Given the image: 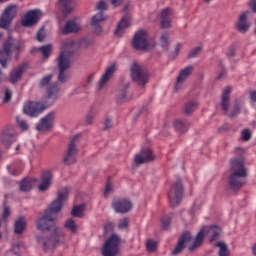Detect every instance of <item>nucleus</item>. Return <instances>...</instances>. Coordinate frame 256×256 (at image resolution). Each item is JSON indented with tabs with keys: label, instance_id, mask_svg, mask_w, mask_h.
<instances>
[{
	"label": "nucleus",
	"instance_id": "49530a36",
	"mask_svg": "<svg viewBox=\"0 0 256 256\" xmlns=\"http://www.w3.org/2000/svg\"><path fill=\"white\" fill-rule=\"evenodd\" d=\"M200 53H201V47H196L189 51L188 59H195V57H199Z\"/></svg>",
	"mask_w": 256,
	"mask_h": 256
},
{
	"label": "nucleus",
	"instance_id": "b1692460",
	"mask_svg": "<svg viewBox=\"0 0 256 256\" xmlns=\"http://www.w3.org/2000/svg\"><path fill=\"white\" fill-rule=\"evenodd\" d=\"M102 21H105V15L103 14V12H99L92 17L91 27L95 35H103V28L101 27V25H99V23H102Z\"/></svg>",
	"mask_w": 256,
	"mask_h": 256
},
{
	"label": "nucleus",
	"instance_id": "6e6d98bb",
	"mask_svg": "<svg viewBox=\"0 0 256 256\" xmlns=\"http://www.w3.org/2000/svg\"><path fill=\"white\" fill-rule=\"evenodd\" d=\"M96 9L98 11H107V2L100 0L96 5Z\"/></svg>",
	"mask_w": 256,
	"mask_h": 256
},
{
	"label": "nucleus",
	"instance_id": "2f4dec72",
	"mask_svg": "<svg viewBox=\"0 0 256 256\" xmlns=\"http://www.w3.org/2000/svg\"><path fill=\"white\" fill-rule=\"evenodd\" d=\"M59 3L63 7L64 15H69L75 7V1L73 0H59Z\"/></svg>",
	"mask_w": 256,
	"mask_h": 256
},
{
	"label": "nucleus",
	"instance_id": "bb28decb",
	"mask_svg": "<svg viewBox=\"0 0 256 256\" xmlns=\"http://www.w3.org/2000/svg\"><path fill=\"white\" fill-rule=\"evenodd\" d=\"M251 27V23L247 21V12H244L240 15L239 21L236 23V29L239 33H247Z\"/></svg>",
	"mask_w": 256,
	"mask_h": 256
},
{
	"label": "nucleus",
	"instance_id": "0eeeda50",
	"mask_svg": "<svg viewBox=\"0 0 256 256\" xmlns=\"http://www.w3.org/2000/svg\"><path fill=\"white\" fill-rule=\"evenodd\" d=\"M221 227L219 226H205L198 234L196 235V238L194 239V242L189 247V251L193 252L195 249H198V247H201L203 245V241L205 239V233H207L210 237V243H213V241H217L219 239V235H221Z\"/></svg>",
	"mask_w": 256,
	"mask_h": 256
},
{
	"label": "nucleus",
	"instance_id": "bf43d9fd",
	"mask_svg": "<svg viewBox=\"0 0 256 256\" xmlns=\"http://www.w3.org/2000/svg\"><path fill=\"white\" fill-rule=\"evenodd\" d=\"M109 193H113V187L111 186V183L107 182L106 188L104 190V196L107 197Z\"/></svg>",
	"mask_w": 256,
	"mask_h": 256
},
{
	"label": "nucleus",
	"instance_id": "4468645a",
	"mask_svg": "<svg viewBox=\"0 0 256 256\" xmlns=\"http://www.w3.org/2000/svg\"><path fill=\"white\" fill-rule=\"evenodd\" d=\"M16 15H17V7L15 5H10L6 7V9L4 10V12L0 17V29H9Z\"/></svg>",
	"mask_w": 256,
	"mask_h": 256
},
{
	"label": "nucleus",
	"instance_id": "f8f14e48",
	"mask_svg": "<svg viewBox=\"0 0 256 256\" xmlns=\"http://www.w3.org/2000/svg\"><path fill=\"white\" fill-rule=\"evenodd\" d=\"M130 71L133 81L138 85H146L147 81H149V73L137 62L132 63Z\"/></svg>",
	"mask_w": 256,
	"mask_h": 256
},
{
	"label": "nucleus",
	"instance_id": "a18cd8bd",
	"mask_svg": "<svg viewBox=\"0 0 256 256\" xmlns=\"http://www.w3.org/2000/svg\"><path fill=\"white\" fill-rule=\"evenodd\" d=\"M169 225H171V217L164 216L161 219V229H163V231H167V229H169Z\"/></svg>",
	"mask_w": 256,
	"mask_h": 256
},
{
	"label": "nucleus",
	"instance_id": "ddd939ff",
	"mask_svg": "<svg viewBox=\"0 0 256 256\" xmlns=\"http://www.w3.org/2000/svg\"><path fill=\"white\" fill-rule=\"evenodd\" d=\"M132 46L136 51H147L149 49V41L147 40V31L139 30L135 33Z\"/></svg>",
	"mask_w": 256,
	"mask_h": 256
},
{
	"label": "nucleus",
	"instance_id": "9d476101",
	"mask_svg": "<svg viewBox=\"0 0 256 256\" xmlns=\"http://www.w3.org/2000/svg\"><path fill=\"white\" fill-rule=\"evenodd\" d=\"M80 140L81 134H77L71 139L62 160L64 165H73L74 163H77V153H79L77 143H79Z\"/></svg>",
	"mask_w": 256,
	"mask_h": 256
},
{
	"label": "nucleus",
	"instance_id": "5701e85b",
	"mask_svg": "<svg viewBox=\"0 0 256 256\" xmlns=\"http://www.w3.org/2000/svg\"><path fill=\"white\" fill-rule=\"evenodd\" d=\"M27 67V64L24 63L10 72L9 81L10 83H12V85H15L16 83H19V81H21V79L23 78V73L27 71Z\"/></svg>",
	"mask_w": 256,
	"mask_h": 256
},
{
	"label": "nucleus",
	"instance_id": "4d7b16f0",
	"mask_svg": "<svg viewBox=\"0 0 256 256\" xmlns=\"http://www.w3.org/2000/svg\"><path fill=\"white\" fill-rule=\"evenodd\" d=\"M113 127V120L111 118H106L104 121V131H109Z\"/></svg>",
	"mask_w": 256,
	"mask_h": 256
},
{
	"label": "nucleus",
	"instance_id": "f257e3e1",
	"mask_svg": "<svg viewBox=\"0 0 256 256\" xmlns=\"http://www.w3.org/2000/svg\"><path fill=\"white\" fill-rule=\"evenodd\" d=\"M70 192L71 188L69 187L58 191L57 198L52 202L51 207L45 210L44 215L37 222V229L39 231H49L55 225L57 214L63 209V203L69 199Z\"/></svg>",
	"mask_w": 256,
	"mask_h": 256
},
{
	"label": "nucleus",
	"instance_id": "ea45409f",
	"mask_svg": "<svg viewBox=\"0 0 256 256\" xmlns=\"http://www.w3.org/2000/svg\"><path fill=\"white\" fill-rule=\"evenodd\" d=\"M95 117H97V110L91 107L89 113L86 115V118H85L86 125H93V121H95Z\"/></svg>",
	"mask_w": 256,
	"mask_h": 256
},
{
	"label": "nucleus",
	"instance_id": "603ef678",
	"mask_svg": "<svg viewBox=\"0 0 256 256\" xmlns=\"http://www.w3.org/2000/svg\"><path fill=\"white\" fill-rule=\"evenodd\" d=\"M36 39L39 42H43L45 41V27H42L38 30L37 34H36Z\"/></svg>",
	"mask_w": 256,
	"mask_h": 256
},
{
	"label": "nucleus",
	"instance_id": "6ab92c4d",
	"mask_svg": "<svg viewBox=\"0 0 256 256\" xmlns=\"http://www.w3.org/2000/svg\"><path fill=\"white\" fill-rule=\"evenodd\" d=\"M55 121V112L48 113L44 118H42L36 125L37 131L45 133L53 129V123Z\"/></svg>",
	"mask_w": 256,
	"mask_h": 256
},
{
	"label": "nucleus",
	"instance_id": "7c9ffc66",
	"mask_svg": "<svg viewBox=\"0 0 256 256\" xmlns=\"http://www.w3.org/2000/svg\"><path fill=\"white\" fill-rule=\"evenodd\" d=\"M25 227H27L25 218L23 217L18 218L14 223V233L16 235H23V231H25Z\"/></svg>",
	"mask_w": 256,
	"mask_h": 256
},
{
	"label": "nucleus",
	"instance_id": "393cba45",
	"mask_svg": "<svg viewBox=\"0 0 256 256\" xmlns=\"http://www.w3.org/2000/svg\"><path fill=\"white\" fill-rule=\"evenodd\" d=\"M231 107V87H226L221 96V109L225 113L229 111Z\"/></svg>",
	"mask_w": 256,
	"mask_h": 256
},
{
	"label": "nucleus",
	"instance_id": "4be33fe9",
	"mask_svg": "<svg viewBox=\"0 0 256 256\" xmlns=\"http://www.w3.org/2000/svg\"><path fill=\"white\" fill-rule=\"evenodd\" d=\"M191 239H193L191 232H188V231L184 232L180 236L176 247L172 250V255H179V253H181V251L185 249V244L189 243Z\"/></svg>",
	"mask_w": 256,
	"mask_h": 256
},
{
	"label": "nucleus",
	"instance_id": "c756f323",
	"mask_svg": "<svg viewBox=\"0 0 256 256\" xmlns=\"http://www.w3.org/2000/svg\"><path fill=\"white\" fill-rule=\"evenodd\" d=\"M51 179H53V174L49 171H46L42 174V183L38 187L39 191H47L51 187Z\"/></svg>",
	"mask_w": 256,
	"mask_h": 256
},
{
	"label": "nucleus",
	"instance_id": "cd10ccee",
	"mask_svg": "<svg viewBox=\"0 0 256 256\" xmlns=\"http://www.w3.org/2000/svg\"><path fill=\"white\" fill-rule=\"evenodd\" d=\"M173 127L177 133H187L189 131V127H191V123L185 119H176L173 122Z\"/></svg>",
	"mask_w": 256,
	"mask_h": 256
},
{
	"label": "nucleus",
	"instance_id": "052dcab7",
	"mask_svg": "<svg viewBox=\"0 0 256 256\" xmlns=\"http://www.w3.org/2000/svg\"><path fill=\"white\" fill-rule=\"evenodd\" d=\"M249 7H250L252 13H256V0H251Z\"/></svg>",
	"mask_w": 256,
	"mask_h": 256
},
{
	"label": "nucleus",
	"instance_id": "09e8293b",
	"mask_svg": "<svg viewBox=\"0 0 256 256\" xmlns=\"http://www.w3.org/2000/svg\"><path fill=\"white\" fill-rule=\"evenodd\" d=\"M146 249L149 253H153L157 249V242L155 240H148L146 243Z\"/></svg>",
	"mask_w": 256,
	"mask_h": 256
},
{
	"label": "nucleus",
	"instance_id": "c03bdc74",
	"mask_svg": "<svg viewBox=\"0 0 256 256\" xmlns=\"http://www.w3.org/2000/svg\"><path fill=\"white\" fill-rule=\"evenodd\" d=\"M9 217H11V208L7 205V202H4L2 211V221L9 219Z\"/></svg>",
	"mask_w": 256,
	"mask_h": 256
},
{
	"label": "nucleus",
	"instance_id": "680f3d73",
	"mask_svg": "<svg viewBox=\"0 0 256 256\" xmlns=\"http://www.w3.org/2000/svg\"><path fill=\"white\" fill-rule=\"evenodd\" d=\"M249 95H250V100H251L253 103H256V90L250 91V92H249Z\"/></svg>",
	"mask_w": 256,
	"mask_h": 256
},
{
	"label": "nucleus",
	"instance_id": "e433bc0d",
	"mask_svg": "<svg viewBox=\"0 0 256 256\" xmlns=\"http://www.w3.org/2000/svg\"><path fill=\"white\" fill-rule=\"evenodd\" d=\"M214 247H218L219 251H218V256H229L230 252H229V248L227 247V244H225V242H217Z\"/></svg>",
	"mask_w": 256,
	"mask_h": 256
},
{
	"label": "nucleus",
	"instance_id": "f03ea898",
	"mask_svg": "<svg viewBox=\"0 0 256 256\" xmlns=\"http://www.w3.org/2000/svg\"><path fill=\"white\" fill-rule=\"evenodd\" d=\"M247 178V168H245V158L243 156L234 157L230 160V175L228 185L232 191H239L245 185Z\"/></svg>",
	"mask_w": 256,
	"mask_h": 256
},
{
	"label": "nucleus",
	"instance_id": "0e129e2a",
	"mask_svg": "<svg viewBox=\"0 0 256 256\" xmlns=\"http://www.w3.org/2000/svg\"><path fill=\"white\" fill-rule=\"evenodd\" d=\"M110 1L114 7H119V5L123 3V0H110Z\"/></svg>",
	"mask_w": 256,
	"mask_h": 256
},
{
	"label": "nucleus",
	"instance_id": "8fccbe9b",
	"mask_svg": "<svg viewBox=\"0 0 256 256\" xmlns=\"http://www.w3.org/2000/svg\"><path fill=\"white\" fill-rule=\"evenodd\" d=\"M16 123L19 125L20 129L23 131H27L29 129V125L27 124V121L21 119L20 117H16Z\"/></svg>",
	"mask_w": 256,
	"mask_h": 256
},
{
	"label": "nucleus",
	"instance_id": "6e6552de",
	"mask_svg": "<svg viewBox=\"0 0 256 256\" xmlns=\"http://www.w3.org/2000/svg\"><path fill=\"white\" fill-rule=\"evenodd\" d=\"M54 103L46 98H42V102L29 101L25 103L23 111L29 117H39L45 109H49Z\"/></svg>",
	"mask_w": 256,
	"mask_h": 256
},
{
	"label": "nucleus",
	"instance_id": "e2e57ef3",
	"mask_svg": "<svg viewBox=\"0 0 256 256\" xmlns=\"http://www.w3.org/2000/svg\"><path fill=\"white\" fill-rule=\"evenodd\" d=\"M174 53H175V57H177V55H179V51H181V43H177L175 45V48H174Z\"/></svg>",
	"mask_w": 256,
	"mask_h": 256
},
{
	"label": "nucleus",
	"instance_id": "13d9d810",
	"mask_svg": "<svg viewBox=\"0 0 256 256\" xmlns=\"http://www.w3.org/2000/svg\"><path fill=\"white\" fill-rule=\"evenodd\" d=\"M243 141H249L251 139V131L244 129L241 133Z\"/></svg>",
	"mask_w": 256,
	"mask_h": 256
},
{
	"label": "nucleus",
	"instance_id": "a211bd4d",
	"mask_svg": "<svg viewBox=\"0 0 256 256\" xmlns=\"http://www.w3.org/2000/svg\"><path fill=\"white\" fill-rule=\"evenodd\" d=\"M131 83L127 80H123L120 83L118 90L116 91L115 101L118 105L125 103L129 99V87Z\"/></svg>",
	"mask_w": 256,
	"mask_h": 256
},
{
	"label": "nucleus",
	"instance_id": "a878e982",
	"mask_svg": "<svg viewBox=\"0 0 256 256\" xmlns=\"http://www.w3.org/2000/svg\"><path fill=\"white\" fill-rule=\"evenodd\" d=\"M81 31V26L75 20H68L65 26L62 28V35H69L70 33H78Z\"/></svg>",
	"mask_w": 256,
	"mask_h": 256
},
{
	"label": "nucleus",
	"instance_id": "c85d7f7f",
	"mask_svg": "<svg viewBox=\"0 0 256 256\" xmlns=\"http://www.w3.org/2000/svg\"><path fill=\"white\" fill-rule=\"evenodd\" d=\"M162 29H169L171 27V9L165 8L160 13Z\"/></svg>",
	"mask_w": 256,
	"mask_h": 256
},
{
	"label": "nucleus",
	"instance_id": "473e14b6",
	"mask_svg": "<svg viewBox=\"0 0 256 256\" xmlns=\"http://www.w3.org/2000/svg\"><path fill=\"white\" fill-rule=\"evenodd\" d=\"M127 27H129V20L127 19V17H124L121 19L114 32L116 37H121L123 35V31H125Z\"/></svg>",
	"mask_w": 256,
	"mask_h": 256
},
{
	"label": "nucleus",
	"instance_id": "4c0bfd02",
	"mask_svg": "<svg viewBox=\"0 0 256 256\" xmlns=\"http://www.w3.org/2000/svg\"><path fill=\"white\" fill-rule=\"evenodd\" d=\"M239 113H241V102L239 100H235L234 105L232 106V109L229 114L230 119H235V117H237Z\"/></svg>",
	"mask_w": 256,
	"mask_h": 256
},
{
	"label": "nucleus",
	"instance_id": "79ce46f5",
	"mask_svg": "<svg viewBox=\"0 0 256 256\" xmlns=\"http://www.w3.org/2000/svg\"><path fill=\"white\" fill-rule=\"evenodd\" d=\"M160 45L164 51H169V34H162L160 38Z\"/></svg>",
	"mask_w": 256,
	"mask_h": 256
},
{
	"label": "nucleus",
	"instance_id": "7ed1b4c3",
	"mask_svg": "<svg viewBox=\"0 0 256 256\" xmlns=\"http://www.w3.org/2000/svg\"><path fill=\"white\" fill-rule=\"evenodd\" d=\"M53 81V74H47L42 77L38 83L39 89L46 91L44 99L50 101V103H55L59 99V93H61V86L57 82Z\"/></svg>",
	"mask_w": 256,
	"mask_h": 256
},
{
	"label": "nucleus",
	"instance_id": "2eb2a0df",
	"mask_svg": "<svg viewBox=\"0 0 256 256\" xmlns=\"http://www.w3.org/2000/svg\"><path fill=\"white\" fill-rule=\"evenodd\" d=\"M43 17V12L39 9L28 11L21 20L23 27H33L39 23V19Z\"/></svg>",
	"mask_w": 256,
	"mask_h": 256
},
{
	"label": "nucleus",
	"instance_id": "864d4df0",
	"mask_svg": "<svg viewBox=\"0 0 256 256\" xmlns=\"http://www.w3.org/2000/svg\"><path fill=\"white\" fill-rule=\"evenodd\" d=\"M91 45H93V40H89L87 38H83L80 41V47H83L84 49H89V47H91Z\"/></svg>",
	"mask_w": 256,
	"mask_h": 256
},
{
	"label": "nucleus",
	"instance_id": "58836bf2",
	"mask_svg": "<svg viewBox=\"0 0 256 256\" xmlns=\"http://www.w3.org/2000/svg\"><path fill=\"white\" fill-rule=\"evenodd\" d=\"M196 101H190L184 105V113L185 115H191L198 107Z\"/></svg>",
	"mask_w": 256,
	"mask_h": 256
},
{
	"label": "nucleus",
	"instance_id": "3c124183",
	"mask_svg": "<svg viewBox=\"0 0 256 256\" xmlns=\"http://www.w3.org/2000/svg\"><path fill=\"white\" fill-rule=\"evenodd\" d=\"M21 247H23V243L21 242H18L12 246L14 255L21 256Z\"/></svg>",
	"mask_w": 256,
	"mask_h": 256
},
{
	"label": "nucleus",
	"instance_id": "a19ab883",
	"mask_svg": "<svg viewBox=\"0 0 256 256\" xmlns=\"http://www.w3.org/2000/svg\"><path fill=\"white\" fill-rule=\"evenodd\" d=\"M64 227L65 229L70 230L71 233H77L78 226L73 219L66 220V222L64 223Z\"/></svg>",
	"mask_w": 256,
	"mask_h": 256
},
{
	"label": "nucleus",
	"instance_id": "37998d69",
	"mask_svg": "<svg viewBox=\"0 0 256 256\" xmlns=\"http://www.w3.org/2000/svg\"><path fill=\"white\" fill-rule=\"evenodd\" d=\"M84 209H85V205L74 206L71 211L72 217H83Z\"/></svg>",
	"mask_w": 256,
	"mask_h": 256
},
{
	"label": "nucleus",
	"instance_id": "de8ad7c7",
	"mask_svg": "<svg viewBox=\"0 0 256 256\" xmlns=\"http://www.w3.org/2000/svg\"><path fill=\"white\" fill-rule=\"evenodd\" d=\"M11 99H13V92L11 90H9V88H6L4 90V99L3 102L4 103H10Z\"/></svg>",
	"mask_w": 256,
	"mask_h": 256
},
{
	"label": "nucleus",
	"instance_id": "69168bd1",
	"mask_svg": "<svg viewBox=\"0 0 256 256\" xmlns=\"http://www.w3.org/2000/svg\"><path fill=\"white\" fill-rule=\"evenodd\" d=\"M236 55V52H235V49L234 48H230L228 54H227V57H235Z\"/></svg>",
	"mask_w": 256,
	"mask_h": 256
},
{
	"label": "nucleus",
	"instance_id": "72a5a7b5",
	"mask_svg": "<svg viewBox=\"0 0 256 256\" xmlns=\"http://www.w3.org/2000/svg\"><path fill=\"white\" fill-rule=\"evenodd\" d=\"M15 141V136L9 132H3L1 143L4 147H7L9 149L11 147V143Z\"/></svg>",
	"mask_w": 256,
	"mask_h": 256
},
{
	"label": "nucleus",
	"instance_id": "338daca9",
	"mask_svg": "<svg viewBox=\"0 0 256 256\" xmlns=\"http://www.w3.org/2000/svg\"><path fill=\"white\" fill-rule=\"evenodd\" d=\"M223 131H229V126L227 124H225L219 128L220 133H223Z\"/></svg>",
	"mask_w": 256,
	"mask_h": 256
},
{
	"label": "nucleus",
	"instance_id": "39448f33",
	"mask_svg": "<svg viewBox=\"0 0 256 256\" xmlns=\"http://www.w3.org/2000/svg\"><path fill=\"white\" fill-rule=\"evenodd\" d=\"M74 52L64 50L62 51L57 58L58 64V76L57 79L59 83H67L70 79L68 69H71V57H73Z\"/></svg>",
	"mask_w": 256,
	"mask_h": 256
},
{
	"label": "nucleus",
	"instance_id": "412c9836",
	"mask_svg": "<svg viewBox=\"0 0 256 256\" xmlns=\"http://www.w3.org/2000/svg\"><path fill=\"white\" fill-rule=\"evenodd\" d=\"M115 71H117V67L115 66V64H111L108 68H106L105 73L101 76L100 80L98 81V91H101L105 87V85L109 83V79L113 77Z\"/></svg>",
	"mask_w": 256,
	"mask_h": 256
},
{
	"label": "nucleus",
	"instance_id": "9b49d317",
	"mask_svg": "<svg viewBox=\"0 0 256 256\" xmlns=\"http://www.w3.org/2000/svg\"><path fill=\"white\" fill-rule=\"evenodd\" d=\"M119 245H121V238H119L117 234H112L102 248V255L117 256V253H119Z\"/></svg>",
	"mask_w": 256,
	"mask_h": 256
},
{
	"label": "nucleus",
	"instance_id": "774afa93",
	"mask_svg": "<svg viewBox=\"0 0 256 256\" xmlns=\"http://www.w3.org/2000/svg\"><path fill=\"white\" fill-rule=\"evenodd\" d=\"M19 173H21V170H17V169L10 170L11 175H19Z\"/></svg>",
	"mask_w": 256,
	"mask_h": 256
},
{
	"label": "nucleus",
	"instance_id": "c9c22d12",
	"mask_svg": "<svg viewBox=\"0 0 256 256\" xmlns=\"http://www.w3.org/2000/svg\"><path fill=\"white\" fill-rule=\"evenodd\" d=\"M31 189H33V181L31 179L24 178L20 182V191H22V193H27V191H31Z\"/></svg>",
	"mask_w": 256,
	"mask_h": 256
},
{
	"label": "nucleus",
	"instance_id": "dca6fc26",
	"mask_svg": "<svg viewBox=\"0 0 256 256\" xmlns=\"http://www.w3.org/2000/svg\"><path fill=\"white\" fill-rule=\"evenodd\" d=\"M112 209H114L116 213L123 215L125 213H129V211L133 209V203L125 198H116L112 202Z\"/></svg>",
	"mask_w": 256,
	"mask_h": 256
},
{
	"label": "nucleus",
	"instance_id": "f704fd0d",
	"mask_svg": "<svg viewBox=\"0 0 256 256\" xmlns=\"http://www.w3.org/2000/svg\"><path fill=\"white\" fill-rule=\"evenodd\" d=\"M37 51H41L43 59H49L51 53H53V45L47 44L37 48Z\"/></svg>",
	"mask_w": 256,
	"mask_h": 256
},
{
	"label": "nucleus",
	"instance_id": "aec40b11",
	"mask_svg": "<svg viewBox=\"0 0 256 256\" xmlns=\"http://www.w3.org/2000/svg\"><path fill=\"white\" fill-rule=\"evenodd\" d=\"M195 70V66L189 65L184 69L180 70L178 77L176 78L175 91H179L181 89V85H183L184 81H187V78L193 73Z\"/></svg>",
	"mask_w": 256,
	"mask_h": 256
},
{
	"label": "nucleus",
	"instance_id": "5fc2aeb1",
	"mask_svg": "<svg viewBox=\"0 0 256 256\" xmlns=\"http://www.w3.org/2000/svg\"><path fill=\"white\" fill-rule=\"evenodd\" d=\"M127 227H129V218H124L119 221L118 229L123 230L127 229Z\"/></svg>",
	"mask_w": 256,
	"mask_h": 256
},
{
	"label": "nucleus",
	"instance_id": "f3484780",
	"mask_svg": "<svg viewBox=\"0 0 256 256\" xmlns=\"http://www.w3.org/2000/svg\"><path fill=\"white\" fill-rule=\"evenodd\" d=\"M151 161H155V155L153 154V150H151V148H144L139 154L134 156V163L138 167L139 165H143L145 163H151Z\"/></svg>",
	"mask_w": 256,
	"mask_h": 256
},
{
	"label": "nucleus",
	"instance_id": "1a4fd4ad",
	"mask_svg": "<svg viewBox=\"0 0 256 256\" xmlns=\"http://www.w3.org/2000/svg\"><path fill=\"white\" fill-rule=\"evenodd\" d=\"M183 181L178 179L176 182L172 183L170 190L168 192V201L172 209L179 207L181 205V199H183Z\"/></svg>",
	"mask_w": 256,
	"mask_h": 256
},
{
	"label": "nucleus",
	"instance_id": "20e7f679",
	"mask_svg": "<svg viewBox=\"0 0 256 256\" xmlns=\"http://www.w3.org/2000/svg\"><path fill=\"white\" fill-rule=\"evenodd\" d=\"M65 237V233L63 232V229L61 228H55L53 234L50 236L47 235H37L36 241L38 245L41 246L43 251L46 253L48 251H53L57 245L61 242V239Z\"/></svg>",
	"mask_w": 256,
	"mask_h": 256
},
{
	"label": "nucleus",
	"instance_id": "423d86ee",
	"mask_svg": "<svg viewBox=\"0 0 256 256\" xmlns=\"http://www.w3.org/2000/svg\"><path fill=\"white\" fill-rule=\"evenodd\" d=\"M13 49L18 54L21 51V45L17 44L15 38L9 36L0 48V65L3 69H7V63L11 61Z\"/></svg>",
	"mask_w": 256,
	"mask_h": 256
}]
</instances>
